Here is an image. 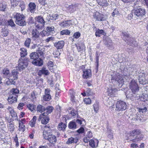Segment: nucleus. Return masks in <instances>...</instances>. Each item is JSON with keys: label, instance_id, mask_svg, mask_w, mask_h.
Returning <instances> with one entry per match:
<instances>
[{"label": "nucleus", "instance_id": "obj_1", "mask_svg": "<svg viewBox=\"0 0 148 148\" xmlns=\"http://www.w3.org/2000/svg\"><path fill=\"white\" fill-rule=\"evenodd\" d=\"M132 6L134 8V9L132 10V15H135V16L137 17H142L145 14V10L141 8L137 4V3L132 4Z\"/></svg>", "mask_w": 148, "mask_h": 148}, {"label": "nucleus", "instance_id": "obj_2", "mask_svg": "<svg viewBox=\"0 0 148 148\" xmlns=\"http://www.w3.org/2000/svg\"><path fill=\"white\" fill-rule=\"evenodd\" d=\"M14 18L15 19V22L17 25L20 26H24L26 25L25 17L23 14L17 13L14 15Z\"/></svg>", "mask_w": 148, "mask_h": 148}, {"label": "nucleus", "instance_id": "obj_3", "mask_svg": "<svg viewBox=\"0 0 148 148\" xmlns=\"http://www.w3.org/2000/svg\"><path fill=\"white\" fill-rule=\"evenodd\" d=\"M135 136H133V134L131 132L127 136V140H130L132 141V142L137 143L142 140L143 137L141 136H137L134 137Z\"/></svg>", "mask_w": 148, "mask_h": 148}, {"label": "nucleus", "instance_id": "obj_4", "mask_svg": "<svg viewBox=\"0 0 148 148\" xmlns=\"http://www.w3.org/2000/svg\"><path fill=\"white\" fill-rule=\"evenodd\" d=\"M28 60L26 59L20 58L19 60L18 66L19 67V70L22 71L28 65Z\"/></svg>", "mask_w": 148, "mask_h": 148}, {"label": "nucleus", "instance_id": "obj_5", "mask_svg": "<svg viewBox=\"0 0 148 148\" xmlns=\"http://www.w3.org/2000/svg\"><path fill=\"white\" fill-rule=\"evenodd\" d=\"M127 108L126 105L123 101H118L116 104V110L117 111H123Z\"/></svg>", "mask_w": 148, "mask_h": 148}, {"label": "nucleus", "instance_id": "obj_6", "mask_svg": "<svg viewBox=\"0 0 148 148\" xmlns=\"http://www.w3.org/2000/svg\"><path fill=\"white\" fill-rule=\"evenodd\" d=\"M54 108L53 107L49 106L46 108V111L44 112L42 114H41L39 116L38 120L39 121H41L43 116H45L52 112L53 111Z\"/></svg>", "mask_w": 148, "mask_h": 148}, {"label": "nucleus", "instance_id": "obj_7", "mask_svg": "<svg viewBox=\"0 0 148 148\" xmlns=\"http://www.w3.org/2000/svg\"><path fill=\"white\" fill-rule=\"evenodd\" d=\"M130 88L133 93L137 92L139 90V87L134 80L131 81L130 83Z\"/></svg>", "mask_w": 148, "mask_h": 148}, {"label": "nucleus", "instance_id": "obj_8", "mask_svg": "<svg viewBox=\"0 0 148 148\" xmlns=\"http://www.w3.org/2000/svg\"><path fill=\"white\" fill-rule=\"evenodd\" d=\"M93 16L96 20L99 21H104L106 20L107 16L103 14L96 12L94 14Z\"/></svg>", "mask_w": 148, "mask_h": 148}, {"label": "nucleus", "instance_id": "obj_9", "mask_svg": "<svg viewBox=\"0 0 148 148\" xmlns=\"http://www.w3.org/2000/svg\"><path fill=\"white\" fill-rule=\"evenodd\" d=\"M139 77V81L140 84L145 85L148 83V80L146 78L144 74L140 73Z\"/></svg>", "mask_w": 148, "mask_h": 148}, {"label": "nucleus", "instance_id": "obj_10", "mask_svg": "<svg viewBox=\"0 0 148 148\" xmlns=\"http://www.w3.org/2000/svg\"><path fill=\"white\" fill-rule=\"evenodd\" d=\"M17 97L18 95H17L11 94L9 95L8 100L10 103L12 104L16 102Z\"/></svg>", "mask_w": 148, "mask_h": 148}, {"label": "nucleus", "instance_id": "obj_11", "mask_svg": "<svg viewBox=\"0 0 148 148\" xmlns=\"http://www.w3.org/2000/svg\"><path fill=\"white\" fill-rule=\"evenodd\" d=\"M83 73V77L84 79L89 78L91 75V71L90 69H84Z\"/></svg>", "mask_w": 148, "mask_h": 148}, {"label": "nucleus", "instance_id": "obj_12", "mask_svg": "<svg viewBox=\"0 0 148 148\" xmlns=\"http://www.w3.org/2000/svg\"><path fill=\"white\" fill-rule=\"evenodd\" d=\"M64 45V42L63 41H60L58 42L54 43V46L57 49H61L63 48Z\"/></svg>", "mask_w": 148, "mask_h": 148}, {"label": "nucleus", "instance_id": "obj_13", "mask_svg": "<svg viewBox=\"0 0 148 148\" xmlns=\"http://www.w3.org/2000/svg\"><path fill=\"white\" fill-rule=\"evenodd\" d=\"M136 93H133L132 91L131 92L130 90H128L125 92V95L127 98L132 99L135 98Z\"/></svg>", "mask_w": 148, "mask_h": 148}, {"label": "nucleus", "instance_id": "obj_14", "mask_svg": "<svg viewBox=\"0 0 148 148\" xmlns=\"http://www.w3.org/2000/svg\"><path fill=\"white\" fill-rule=\"evenodd\" d=\"M32 63L35 65L41 66L43 65V61L40 58L37 59L32 62Z\"/></svg>", "mask_w": 148, "mask_h": 148}, {"label": "nucleus", "instance_id": "obj_15", "mask_svg": "<svg viewBox=\"0 0 148 148\" xmlns=\"http://www.w3.org/2000/svg\"><path fill=\"white\" fill-rule=\"evenodd\" d=\"M36 5L35 3L30 2L29 4L28 10L32 13H34L36 10Z\"/></svg>", "mask_w": 148, "mask_h": 148}, {"label": "nucleus", "instance_id": "obj_16", "mask_svg": "<svg viewBox=\"0 0 148 148\" xmlns=\"http://www.w3.org/2000/svg\"><path fill=\"white\" fill-rule=\"evenodd\" d=\"M121 36H123V40L125 41L129 42L130 41V39L131 38L130 37L129 34L126 32H122Z\"/></svg>", "mask_w": 148, "mask_h": 148}, {"label": "nucleus", "instance_id": "obj_17", "mask_svg": "<svg viewBox=\"0 0 148 148\" xmlns=\"http://www.w3.org/2000/svg\"><path fill=\"white\" fill-rule=\"evenodd\" d=\"M98 3L102 6L107 7L109 4L107 0H97Z\"/></svg>", "mask_w": 148, "mask_h": 148}, {"label": "nucleus", "instance_id": "obj_18", "mask_svg": "<svg viewBox=\"0 0 148 148\" xmlns=\"http://www.w3.org/2000/svg\"><path fill=\"white\" fill-rule=\"evenodd\" d=\"M38 75L40 76L42 74H44L45 75H48L49 73L48 70H46L45 67H43L42 69L39 70L38 72Z\"/></svg>", "mask_w": 148, "mask_h": 148}, {"label": "nucleus", "instance_id": "obj_19", "mask_svg": "<svg viewBox=\"0 0 148 148\" xmlns=\"http://www.w3.org/2000/svg\"><path fill=\"white\" fill-rule=\"evenodd\" d=\"M111 77L112 79H111V81L113 83L117 82L119 78L121 76L118 74H113L111 75Z\"/></svg>", "mask_w": 148, "mask_h": 148}, {"label": "nucleus", "instance_id": "obj_20", "mask_svg": "<svg viewBox=\"0 0 148 148\" xmlns=\"http://www.w3.org/2000/svg\"><path fill=\"white\" fill-rule=\"evenodd\" d=\"M46 30L47 32L48 35L53 34L55 32L54 27L52 26L47 27Z\"/></svg>", "mask_w": 148, "mask_h": 148}, {"label": "nucleus", "instance_id": "obj_21", "mask_svg": "<svg viewBox=\"0 0 148 148\" xmlns=\"http://www.w3.org/2000/svg\"><path fill=\"white\" fill-rule=\"evenodd\" d=\"M77 49L78 51L79 52L83 50L85 48L84 43L83 42H79L76 45Z\"/></svg>", "mask_w": 148, "mask_h": 148}, {"label": "nucleus", "instance_id": "obj_22", "mask_svg": "<svg viewBox=\"0 0 148 148\" xmlns=\"http://www.w3.org/2000/svg\"><path fill=\"white\" fill-rule=\"evenodd\" d=\"M72 20L64 21L61 23L60 24V25L61 27H65L69 25H72Z\"/></svg>", "mask_w": 148, "mask_h": 148}, {"label": "nucleus", "instance_id": "obj_23", "mask_svg": "<svg viewBox=\"0 0 148 148\" xmlns=\"http://www.w3.org/2000/svg\"><path fill=\"white\" fill-rule=\"evenodd\" d=\"M69 128L70 129L74 130L77 128V125L76 122L72 121H70L68 125Z\"/></svg>", "mask_w": 148, "mask_h": 148}, {"label": "nucleus", "instance_id": "obj_24", "mask_svg": "<svg viewBox=\"0 0 148 148\" xmlns=\"http://www.w3.org/2000/svg\"><path fill=\"white\" fill-rule=\"evenodd\" d=\"M32 37L35 39H38L39 38V32L36 29H33L32 32Z\"/></svg>", "mask_w": 148, "mask_h": 148}, {"label": "nucleus", "instance_id": "obj_25", "mask_svg": "<svg viewBox=\"0 0 148 148\" xmlns=\"http://www.w3.org/2000/svg\"><path fill=\"white\" fill-rule=\"evenodd\" d=\"M51 131V130H49L48 131L44 130L43 132V136L44 138L45 139H48V138L49 137L50 135L51 134L50 133V132Z\"/></svg>", "mask_w": 148, "mask_h": 148}, {"label": "nucleus", "instance_id": "obj_26", "mask_svg": "<svg viewBox=\"0 0 148 148\" xmlns=\"http://www.w3.org/2000/svg\"><path fill=\"white\" fill-rule=\"evenodd\" d=\"M21 52H20L21 58L24 59V57L27 54V50L26 49L24 48H21L20 49Z\"/></svg>", "mask_w": 148, "mask_h": 148}, {"label": "nucleus", "instance_id": "obj_27", "mask_svg": "<svg viewBox=\"0 0 148 148\" xmlns=\"http://www.w3.org/2000/svg\"><path fill=\"white\" fill-rule=\"evenodd\" d=\"M35 19L37 22L40 23L42 25V26H44L45 24V22L43 17L40 16H38L36 17Z\"/></svg>", "mask_w": 148, "mask_h": 148}, {"label": "nucleus", "instance_id": "obj_28", "mask_svg": "<svg viewBox=\"0 0 148 148\" xmlns=\"http://www.w3.org/2000/svg\"><path fill=\"white\" fill-rule=\"evenodd\" d=\"M11 75V77H12L14 80L17 79L18 78V70L17 69L13 70Z\"/></svg>", "mask_w": 148, "mask_h": 148}, {"label": "nucleus", "instance_id": "obj_29", "mask_svg": "<svg viewBox=\"0 0 148 148\" xmlns=\"http://www.w3.org/2000/svg\"><path fill=\"white\" fill-rule=\"evenodd\" d=\"M30 58L31 59H33L35 60L39 57L38 54L37 52H33L30 53L29 55Z\"/></svg>", "mask_w": 148, "mask_h": 148}, {"label": "nucleus", "instance_id": "obj_30", "mask_svg": "<svg viewBox=\"0 0 148 148\" xmlns=\"http://www.w3.org/2000/svg\"><path fill=\"white\" fill-rule=\"evenodd\" d=\"M78 141V140L76 138H74L72 137L69 138L66 143L67 144H70L72 143H76Z\"/></svg>", "mask_w": 148, "mask_h": 148}, {"label": "nucleus", "instance_id": "obj_31", "mask_svg": "<svg viewBox=\"0 0 148 148\" xmlns=\"http://www.w3.org/2000/svg\"><path fill=\"white\" fill-rule=\"evenodd\" d=\"M117 91L115 88H108V94L109 96L111 97L114 96V93Z\"/></svg>", "mask_w": 148, "mask_h": 148}, {"label": "nucleus", "instance_id": "obj_32", "mask_svg": "<svg viewBox=\"0 0 148 148\" xmlns=\"http://www.w3.org/2000/svg\"><path fill=\"white\" fill-rule=\"evenodd\" d=\"M46 110V108L45 107L40 104L38 105L37 107V111L38 112H39L40 113H42Z\"/></svg>", "mask_w": 148, "mask_h": 148}, {"label": "nucleus", "instance_id": "obj_33", "mask_svg": "<svg viewBox=\"0 0 148 148\" xmlns=\"http://www.w3.org/2000/svg\"><path fill=\"white\" fill-rule=\"evenodd\" d=\"M127 43L133 47H136L137 45V42L132 38L130 39V41L129 42H127Z\"/></svg>", "mask_w": 148, "mask_h": 148}, {"label": "nucleus", "instance_id": "obj_34", "mask_svg": "<svg viewBox=\"0 0 148 148\" xmlns=\"http://www.w3.org/2000/svg\"><path fill=\"white\" fill-rule=\"evenodd\" d=\"M48 140L51 143H53L56 141V137L54 135L51 134L49 136Z\"/></svg>", "mask_w": 148, "mask_h": 148}, {"label": "nucleus", "instance_id": "obj_35", "mask_svg": "<svg viewBox=\"0 0 148 148\" xmlns=\"http://www.w3.org/2000/svg\"><path fill=\"white\" fill-rule=\"evenodd\" d=\"M1 33L2 36H6L8 35L9 33V30L5 27H3L1 30Z\"/></svg>", "mask_w": 148, "mask_h": 148}, {"label": "nucleus", "instance_id": "obj_36", "mask_svg": "<svg viewBox=\"0 0 148 148\" xmlns=\"http://www.w3.org/2000/svg\"><path fill=\"white\" fill-rule=\"evenodd\" d=\"M49 120V118L47 116H43L41 120L42 123L45 125L47 124Z\"/></svg>", "mask_w": 148, "mask_h": 148}, {"label": "nucleus", "instance_id": "obj_37", "mask_svg": "<svg viewBox=\"0 0 148 148\" xmlns=\"http://www.w3.org/2000/svg\"><path fill=\"white\" fill-rule=\"evenodd\" d=\"M66 125L65 124L61 122L59 123L58 126V129L60 131L64 130L65 129Z\"/></svg>", "mask_w": 148, "mask_h": 148}, {"label": "nucleus", "instance_id": "obj_38", "mask_svg": "<svg viewBox=\"0 0 148 148\" xmlns=\"http://www.w3.org/2000/svg\"><path fill=\"white\" fill-rule=\"evenodd\" d=\"M60 16V15L57 14H53L52 16H51L50 15L48 16V18H49V20H56L58 19Z\"/></svg>", "mask_w": 148, "mask_h": 148}, {"label": "nucleus", "instance_id": "obj_39", "mask_svg": "<svg viewBox=\"0 0 148 148\" xmlns=\"http://www.w3.org/2000/svg\"><path fill=\"white\" fill-rule=\"evenodd\" d=\"M136 119L137 120L140 121L141 122H143L146 120L145 116L143 115H141L140 114H139L138 116H137Z\"/></svg>", "mask_w": 148, "mask_h": 148}, {"label": "nucleus", "instance_id": "obj_40", "mask_svg": "<svg viewBox=\"0 0 148 148\" xmlns=\"http://www.w3.org/2000/svg\"><path fill=\"white\" fill-rule=\"evenodd\" d=\"M7 9V5L5 3H0V10L5 11Z\"/></svg>", "mask_w": 148, "mask_h": 148}, {"label": "nucleus", "instance_id": "obj_41", "mask_svg": "<svg viewBox=\"0 0 148 148\" xmlns=\"http://www.w3.org/2000/svg\"><path fill=\"white\" fill-rule=\"evenodd\" d=\"M19 123V125L18 128L19 131L24 132L25 130V125L22 122H20V123Z\"/></svg>", "mask_w": 148, "mask_h": 148}, {"label": "nucleus", "instance_id": "obj_42", "mask_svg": "<svg viewBox=\"0 0 148 148\" xmlns=\"http://www.w3.org/2000/svg\"><path fill=\"white\" fill-rule=\"evenodd\" d=\"M70 34V32L68 29H64L60 32V34L63 35H69Z\"/></svg>", "mask_w": 148, "mask_h": 148}, {"label": "nucleus", "instance_id": "obj_43", "mask_svg": "<svg viewBox=\"0 0 148 148\" xmlns=\"http://www.w3.org/2000/svg\"><path fill=\"white\" fill-rule=\"evenodd\" d=\"M15 82L12 79H8L6 81V84L7 85L12 84H15Z\"/></svg>", "mask_w": 148, "mask_h": 148}, {"label": "nucleus", "instance_id": "obj_44", "mask_svg": "<svg viewBox=\"0 0 148 148\" xmlns=\"http://www.w3.org/2000/svg\"><path fill=\"white\" fill-rule=\"evenodd\" d=\"M51 99V97L50 94L45 95L43 97V99L45 101H49Z\"/></svg>", "mask_w": 148, "mask_h": 148}, {"label": "nucleus", "instance_id": "obj_45", "mask_svg": "<svg viewBox=\"0 0 148 148\" xmlns=\"http://www.w3.org/2000/svg\"><path fill=\"white\" fill-rule=\"evenodd\" d=\"M70 110H71L69 112V113L70 114H71V115L73 116H76L77 114V112L74 110V109L72 108H70L69 109Z\"/></svg>", "mask_w": 148, "mask_h": 148}, {"label": "nucleus", "instance_id": "obj_46", "mask_svg": "<svg viewBox=\"0 0 148 148\" xmlns=\"http://www.w3.org/2000/svg\"><path fill=\"white\" fill-rule=\"evenodd\" d=\"M131 132L132 134H133V136H140L139 135L140 133V131L139 130H133L132 132Z\"/></svg>", "mask_w": 148, "mask_h": 148}, {"label": "nucleus", "instance_id": "obj_47", "mask_svg": "<svg viewBox=\"0 0 148 148\" xmlns=\"http://www.w3.org/2000/svg\"><path fill=\"white\" fill-rule=\"evenodd\" d=\"M31 42V40L30 38H27L24 42V45L27 47L29 48Z\"/></svg>", "mask_w": 148, "mask_h": 148}, {"label": "nucleus", "instance_id": "obj_48", "mask_svg": "<svg viewBox=\"0 0 148 148\" xmlns=\"http://www.w3.org/2000/svg\"><path fill=\"white\" fill-rule=\"evenodd\" d=\"M69 10L71 12H73L75 11L77 8L75 5H73L72 4L69 5Z\"/></svg>", "mask_w": 148, "mask_h": 148}, {"label": "nucleus", "instance_id": "obj_49", "mask_svg": "<svg viewBox=\"0 0 148 148\" xmlns=\"http://www.w3.org/2000/svg\"><path fill=\"white\" fill-rule=\"evenodd\" d=\"M103 31L102 29H98L96 30V32L95 33V36H100V34H103Z\"/></svg>", "mask_w": 148, "mask_h": 148}, {"label": "nucleus", "instance_id": "obj_50", "mask_svg": "<svg viewBox=\"0 0 148 148\" xmlns=\"http://www.w3.org/2000/svg\"><path fill=\"white\" fill-rule=\"evenodd\" d=\"M27 107L31 111H33L36 108V106L31 104L27 105Z\"/></svg>", "mask_w": 148, "mask_h": 148}, {"label": "nucleus", "instance_id": "obj_51", "mask_svg": "<svg viewBox=\"0 0 148 148\" xmlns=\"http://www.w3.org/2000/svg\"><path fill=\"white\" fill-rule=\"evenodd\" d=\"M93 107L94 111L96 113L97 112L99 109V103L98 102L96 103L93 105Z\"/></svg>", "mask_w": 148, "mask_h": 148}, {"label": "nucleus", "instance_id": "obj_52", "mask_svg": "<svg viewBox=\"0 0 148 148\" xmlns=\"http://www.w3.org/2000/svg\"><path fill=\"white\" fill-rule=\"evenodd\" d=\"M117 83H118L119 85L120 86H122L124 84V81L123 78L121 77L119 78L118 81L116 82Z\"/></svg>", "mask_w": 148, "mask_h": 148}, {"label": "nucleus", "instance_id": "obj_53", "mask_svg": "<svg viewBox=\"0 0 148 148\" xmlns=\"http://www.w3.org/2000/svg\"><path fill=\"white\" fill-rule=\"evenodd\" d=\"M19 90L16 88H13L11 90L12 94H18L19 93Z\"/></svg>", "mask_w": 148, "mask_h": 148}, {"label": "nucleus", "instance_id": "obj_54", "mask_svg": "<svg viewBox=\"0 0 148 148\" xmlns=\"http://www.w3.org/2000/svg\"><path fill=\"white\" fill-rule=\"evenodd\" d=\"M10 114L14 119L16 120L17 119L16 113L14 111V110L10 113Z\"/></svg>", "mask_w": 148, "mask_h": 148}, {"label": "nucleus", "instance_id": "obj_55", "mask_svg": "<svg viewBox=\"0 0 148 148\" xmlns=\"http://www.w3.org/2000/svg\"><path fill=\"white\" fill-rule=\"evenodd\" d=\"M8 25L12 27H14L16 25L14 24L13 21L12 19H10L8 21Z\"/></svg>", "mask_w": 148, "mask_h": 148}, {"label": "nucleus", "instance_id": "obj_56", "mask_svg": "<svg viewBox=\"0 0 148 148\" xmlns=\"http://www.w3.org/2000/svg\"><path fill=\"white\" fill-rule=\"evenodd\" d=\"M9 127L10 131L12 133L13 132L14 129V125L12 123H10L9 125Z\"/></svg>", "mask_w": 148, "mask_h": 148}, {"label": "nucleus", "instance_id": "obj_57", "mask_svg": "<svg viewBox=\"0 0 148 148\" xmlns=\"http://www.w3.org/2000/svg\"><path fill=\"white\" fill-rule=\"evenodd\" d=\"M84 101L85 103L87 104H89L91 103V101L90 98H85L84 100Z\"/></svg>", "mask_w": 148, "mask_h": 148}, {"label": "nucleus", "instance_id": "obj_58", "mask_svg": "<svg viewBox=\"0 0 148 148\" xmlns=\"http://www.w3.org/2000/svg\"><path fill=\"white\" fill-rule=\"evenodd\" d=\"M89 145L92 148L95 147V141L93 140H90L89 141Z\"/></svg>", "mask_w": 148, "mask_h": 148}, {"label": "nucleus", "instance_id": "obj_59", "mask_svg": "<svg viewBox=\"0 0 148 148\" xmlns=\"http://www.w3.org/2000/svg\"><path fill=\"white\" fill-rule=\"evenodd\" d=\"M55 38L53 36H51L48 37L45 40V41L46 42H48L50 41L54 40Z\"/></svg>", "mask_w": 148, "mask_h": 148}, {"label": "nucleus", "instance_id": "obj_60", "mask_svg": "<svg viewBox=\"0 0 148 148\" xmlns=\"http://www.w3.org/2000/svg\"><path fill=\"white\" fill-rule=\"evenodd\" d=\"M27 23L29 25L32 24L34 23V18L32 17H30L29 18Z\"/></svg>", "mask_w": 148, "mask_h": 148}, {"label": "nucleus", "instance_id": "obj_61", "mask_svg": "<svg viewBox=\"0 0 148 148\" xmlns=\"http://www.w3.org/2000/svg\"><path fill=\"white\" fill-rule=\"evenodd\" d=\"M9 73V70L6 68H5L3 70L2 72L3 74L5 75H8Z\"/></svg>", "mask_w": 148, "mask_h": 148}, {"label": "nucleus", "instance_id": "obj_62", "mask_svg": "<svg viewBox=\"0 0 148 148\" xmlns=\"http://www.w3.org/2000/svg\"><path fill=\"white\" fill-rule=\"evenodd\" d=\"M40 35L42 36V37L45 36L46 35H48V33L46 30H43L40 32Z\"/></svg>", "mask_w": 148, "mask_h": 148}, {"label": "nucleus", "instance_id": "obj_63", "mask_svg": "<svg viewBox=\"0 0 148 148\" xmlns=\"http://www.w3.org/2000/svg\"><path fill=\"white\" fill-rule=\"evenodd\" d=\"M43 50L42 49H40V48H38V49L37 50V52L39 53L41 56H43L44 53L43 52Z\"/></svg>", "mask_w": 148, "mask_h": 148}, {"label": "nucleus", "instance_id": "obj_64", "mask_svg": "<svg viewBox=\"0 0 148 148\" xmlns=\"http://www.w3.org/2000/svg\"><path fill=\"white\" fill-rule=\"evenodd\" d=\"M80 36V34L79 32H77L75 33L73 35V36L76 38H79Z\"/></svg>", "mask_w": 148, "mask_h": 148}]
</instances>
